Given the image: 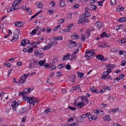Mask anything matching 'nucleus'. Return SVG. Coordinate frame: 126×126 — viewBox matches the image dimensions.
I'll return each instance as SVG.
<instances>
[{
    "label": "nucleus",
    "instance_id": "obj_32",
    "mask_svg": "<svg viewBox=\"0 0 126 126\" xmlns=\"http://www.w3.org/2000/svg\"><path fill=\"white\" fill-rule=\"evenodd\" d=\"M36 4L38 5V7L39 8H41L42 6V5L41 2H38L36 3Z\"/></svg>",
    "mask_w": 126,
    "mask_h": 126
},
{
    "label": "nucleus",
    "instance_id": "obj_53",
    "mask_svg": "<svg viewBox=\"0 0 126 126\" xmlns=\"http://www.w3.org/2000/svg\"><path fill=\"white\" fill-rule=\"evenodd\" d=\"M39 100L36 98V99H35L34 98V104L35 103H38L39 102Z\"/></svg>",
    "mask_w": 126,
    "mask_h": 126
},
{
    "label": "nucleus",
    "instance_id": "obj_5",
    "mask_svg": "<svg viewBox=\"0 0 126 126\" xmlns=\"http://www.w3.org/2000/svg\"><path fill=\"white\" fill-rule=\"evenodd\" d=\"M17 34H14L13 38L12 39L11 41L12 42H14L17 40L19 38V31H18Z\"/></svg>",
    "mask_w": 126,
    "mask_h": 126
},
{
    "label": "nucleus",
    "instance_id": "obj_7",
    "mask_svg": "<svg viewBox=\"0 0 126 126\" xmlns=\"http://www.w3.org/2000/svg\"><path fill=\"white\" fill-rule=\"evenodd\" d=\"M15 26L19 28L21 27L23 25V23L22 22H15L14 23Z\"/></svg>",
    "mask_w": 126,
    "mask_h": 126
},
{
    "label": "nucleus",
    "instance_id": "obj_42",
    "mask_svg": "<svg viewBox=\"0 0 126 126\" xmlns=\"http://www.w3.org/2000/svg\"><path fill=\"white\" fill-rule=\"evenodd\" d=\"M26 11L29 15H31V10L30 8H28V9H27Z\"/></svg>",
    "mask_w": 126,
    "mask_h": 126
},
{
    "label": "nucleus",
    "instance_id": "obj_64",
    "mask_svg": "<svg viewBox=\"0 0 126 126\" xmlns=\"http://www.w3.org/2000/svg\"><path fill=\"white\" fill-rule=\"evenodd\" d=\"M47 33H49L51 31V29L49 27H47Z\"/></svg>",
    "mask_w": 126,
    "mask_h": 126
},
{
    "label": "nucleus",
    "instance_id": "obj_15",
    "mask_svg": "<svg viewBox=\"0 0 126 126\" xmlns=\"http://www.w3.org/2000/svg\"><path fill=\"white\" fill-rule=\"evenodd\" d=\"M84 105V103L82 102L79 101L77 104V106L80 108H81Z\"/></svg>",
    "mask_w": 126,
    "mask_h": 126
},
{
    "label": "nucleus",
    "instance_id": "obj_30",
    "mask_svg": "<svg viewBox=\"0 0 126 126\" xmlns=\"http://www.w3.org/2000/svg\"><path fill=\"white\" fill-rule=\"evenodd\" d=\"M71 58L70 59V60L72 61L74 59H75V58H77V56L76 55H75V54H72L71 56Z\"/></svg>",
    "mask_w": 126,
    "mask_h": 126
},
{
    "label": "nucleus",
    "instance_id": "obj_34",
    "mask_svg": "<svg viewBox=\"0 0 126 126\" xmlns=\"http://www.w3.org/2000/svg\"><path fill=\"white\" fill-rule=\"evenodd\" d=\"M122 25L120 24L117 26L116 27V30H121L122 29Z\"/></svg>",
    "mask_w": 126,
    "mask_h": 126
},
{
    "label": "nucleus",
    "instance_id": "obj_58",
    "mask_svg": "<svg viewBox=\"0 0 126 126\" xmlns=\"http://www.w3.org/2000/svg\"><path fill=\"white\" fill-rule=\"evenodd\" d=\"M12 71V69H10L8 71V77H9L10 76V74L11 73Z\"/></svg>",
    "mask_w": 126,
    "mask_h": 126
},
{
    "label": "nucleus",
    "instance_id": "obj_52",
    "mask_svg": "<svg viewBox=\"0 0 126 126\" xmlns=\"http://www.w3.org/2000/svg\"><path fill=\"white\" fill-rule=\"evenodd\" d=\"M28 52L29 53H31L33 51V49L32 48H30L29 49H28Z\"/></svg>",
    "mask_w": 126,
    "mask_h": 126
},
{
    "label": "nucleus",
    "instance_id": "obj_43",
    "mask_svg": "<svg viewBox=\"0 0 126 126\" xmlns=\"http://www.w3.org/2000/svg\"><path fill=\"white\" fill-rule=\"evenodd\" d=\"M60 31L62 32V31L63 32H69V30L68 29H62Z\"/></svg>",
    "mask_w": 126,
    "mask_h": 126
},
{
    "label": "nucleus",
    "instance_id": "obj_26",
    "mask_svg": "<svg viewBox=\"0 0 126 126\" xmlns=\"http://www.w3.org/2000/svg\"><path fill=\"white\" fill-rule=\"evenodd\" d=\"M13 7H10L11 10V11H14V10H17L19 8V6H16L15 7L14 6H12Z\"/></svg>",
    "mask_w": 126,
    "mask_h": 126
},
{
    "label": "nucleus",
    "instance_id": "obj_57",
    "mask_svg": "<svg viewBox=\"0 0 126 126\" xmlns=\"http://www.w3.org/2000/svg\"><path fill=\"white\" fill-rule=\"evenodd\" d=\"M84 100L86 102V104H87L88 103L89 100L87 99L86 96H84Z\"/></svg>",
    "mask_w": 126,
    "mask_h": 126
},
{
    "label": "nucleus",
    "instance_id": "obj_40",
    "mask_svg": "<svg viewBox=\"0 0 126 126\" xmlns=\"http://www.w3.org/2000/svg\"><path fill=\"white\" fill-rule=\"evenodd\" d=\"M107 74V75H109V74L111 71V69H106V70L105 71Z\"/></svg>",
    "mask_w": 126,
    "mask_h": 126
},
{
    "label": "nucleus",
    "instance_id": "obj_4",
    "mask_svg": "<svg viewBox=\"0 0 126 126\" xmlns=\"http://www.w3.org/2000/svg\"><path fill=\"white\" fill-rule=\"evenodd\" d=\"M33 89L32 90L31 88H26L24 89L23 92L22 93V94H21V95L22 96H26L25 94H28L29 93H30L33 90Z\"/></svg>",
    "mask_w": 126,
    "mask_h": 126
},
{
    "label": "nucleus",
    "instance_id": "obj_35",
    "mask_svg": "<svg viewBox=\"0 0 126 126\" xmlns=\"http://www.w3.org/2000/svg\"><path fill=\"white\" fill-rule=\"evenodd\" d=\"M68 108L70 109V110H75L77 109V108L75 107L71 106H68Z\"/></svg>",
    "mask_w": 126,
    "mask_h": 126
},
{
    "label": "nucleus",
    "instance_id": "obj_20",
    "mask_svg": "<svg viewBox=\"0 0 126 126\" xmlns=\"http://www.w3.org/2000/svg\"><path fill=\"white\" fill-rule=\"evenodd\" d=\"M26 45L27 44L26 40L25 39H24L22 40L21 43V46H24Z\"/></svg>",
    "mask_w": 126,
    "mask_h": 126
},
{
    "label": "nucleus",
    "instance_id": "obj_29",
    "mask_svg": "<svg viewBox=\"0 0 126 126\" xmlns=\"http://www.w3.org/2000/svg\"><path fill=\"white\" fill-rule=\"evenodd\" d=\"M86 38L84 34H82L81 36V41H84Z\"/></svg>",
    "mask_w": 126,
    "mask_h": 126
},
{
    "label": "nucleus",
    "instance_id": "obj_24",
    "mask_svg": "<svg viewBox=\"0 0 126 126\" xmlns=\"http://www.w3.org/2000/svg\"><path fill=\"white\" fill-rule=\"evenodd\" d=\"M18 4L17 0H15L12 4V6H18L17 5Z\"/></svg>",
    "mask_w": 126,
    "mask_h": 126
},
{
    "label": "nucleus",
    "instance_id": "obj_19",
    "mask_svg": "<svg viewBox=\"0 0 126 126\" xmlns=\"http://www.w3.org/2000/svg\"><path fill=\"white\" fill-rule=\"evenodd\" d=\"M96 56L98 60H104V59L103 58H104V57L102 55H97Z\"/></svg>",
    "mask_w": 126,
    "mask_h": 126
},
{
    "label": "nucleus",
    "instance_id": "obj_10",
    "mask_svg": "<svg viewBox=\"0 0 126 126\" xmlns=\"http://www.w3.org/2000/svg\"><path fill=\"white\" fill-rule=\"evenodd\" d=\"M27 110V108L24 107H22L19 110V112L20 113L25 112Z\"/></svg>",
    "mask_w": 126,
    "mask_h": 126
},
{
    "label": "nucleus",
    "instance_id": "obj_59",
    "mask_svg": "<svg viewBox=\"0 0 126 126\" xmlns=\"http://www.w3.org/2000/svg\"><path fill=\"white\" fill-rule=\"evenodd\" d=\"M42 49H43L44 50H45L48 49V48L47 45L44 47H42Z\"/></svg>",
    "mask_w": 126,
    "mask_h": 126
},
{
    "label": "nucleus",
    "instance_id": "obj_2",
    "mask_svg": "<svg viewBox=\"0 0 126 126\" xmlns=\"http://www.w3.org/2000/svg\"><path fill=\"white\" fill-rule=\"evenodd\" d=\"M34 98L35 97H34L33 96L32 97L27 96H24L23 98L25 101L27 100V102H29L30 104H32L33 105H34Z\"/></svg>",
    "mask_w": 126,
    "mask_h": 126
},
{
    "label": "nucleus",
    "instance_id": "obj_13",
    "mask_svg": "<svg viewBox=\"0 0 126 126\" xmlns=\"http://www.w3.org/2000/svg\"><path fill=\"white\" fill-rule=\"evenodd\" d=\"M97 9V6L95 5H90V10H96Z\"/></svg>",
    "mask_w": 126,
    "mask_h": 126
},
{
    "label": "nucleus",
    "instance_id": "obj_9",
    "mask_svg": "<svg viewBox=\"0 0 126 126\" xmlns=\"http://www.w3.org/2000/svg\"><path fill=\"white\" fill-rule=\"evenodd\" d=\"M102 22L98 21L96 23L95 25L97 27V28L100 29L103 25Z\"/></svg>",
    "mask_w": 126,
    "mask_h": 126
},
{
    "label": "nucleus",
    "instance_id": "obj_17",
    "mask_svg": "<svg viewBox=\"0 0 126 126\" xmlns=\"http://www.w3.org/2000/svg\"><path fill=\"white\" fill-rule=\"evenodd\" d=\"M77 74L80 78H82L83 77L84 75V73L81 72H77Z\"/></svg>",
    "mask_w": 126,
    "mask_h": 126
},
{
    "label": "nucleus",
    "instance_id": "obj_3",
    "mask_svg": "<svg viewBox=\"0 0 126 126\" xmlns=\"http://www.w3.org/2000/svg\"><path fill=\"white\" fill-rule=\"evenodd\" d=\"M29 74H24L22 75L20 78V79L18 81V83L22 84L25 82Z\"/></svg>",
    "mask_w": 126,
    "mask_h": 126
},
{
    "label": "nucleus",
    "instance_id": "obj_28",
    "mask_svg": "<svg viewBox=\"0 0 126 126\" xmlns=\"http://www.w3.org/2000/svg\"><path fill=\"white\" fill-rule=\"evenodd\" d=\"M82 20L84 22H88L89 21V20L87 18L84 17H82Z\"/></svg>",
    "mask_w": 126,
    "mask_h": 126
},
{
    "label": "nucleus",
    "instance_id": "obj_39",
    "mask_svg": "<svg viewBox=\"0 0 126 126\" xmlns=\"http://www.w3.org/2000/svg\"><path fill=\"white\" fill-rule=\"evenodd\" d=\"M126 42V38H123L121 40V42L122 44H125Z\"/></svg>",
    "mask_w": 126,
    "mask_h": 126
},
{
    "label": "nucleus",
    "instance_id": "obj_41",
    "mask_svg": "<svg viewBox=\"0 0 126 126\" xmlns=\"http://www.w3.org/2000/svg\"><path fill=\"white\" fill-rule=\"evenodd\" d=\"M97 3H99L98 5V6H103V2L102 1H99L97 2Z\"/></svg>",
    "mask_w": 126,
    "mask_h": 126
},
{
    "label": "nucleus",
    "instance_id": "obj_37",
    "mask_svg": "<svg viewBox=\"0 0 126 126\" xmlns=\"http://www.w3.org/2000/svg\"><path fill=\"white\" fill-rule=\"evenodd\" d=\"M34 54L36 55H38L40 54L38 50H37L36 49H35L34 50Z\"/></svg>",
    "mask_w": 126,
    "mask_h": 126
},
{
    "label": "nucleus",
    "instance_id": "obj_31",
    "mask_svg": "<svg viewBox=\"0 0 126 126\" xmlns=\"http://www.w3.org/2000/svg\"><path fill=\"white\" fill-rule=\"evenodd\" d=\"M65 66V65L63 63L58 65L57 67L59 68H61L63 67H64Z\"/></svg>",
    "mask_w": 126,
    "mask_h": 126
},
{
    "label": "nucleus",
    "instance_id": "obj_45",
    "mask_svg": "<svg viewBox=\"0 0 126 126\" xmlns=\"http://www.w3.org/2000/svg\"><path fill=\"white\" fill-rule=\"evenodd\" d=\"M66 69L67 70H69L71 68V66L69 64H67L65 66Z\"/></svg>",
    "mask_w": 126,
    "mask_h": 126
},
{
    "label": "nucleus",
    "instance_id": "obj_54",
    "mask_svg": "<svg viewBox=\"0 0 126 126\" xmlns=\"http://www.w3.org/2000/svg\"><path fill=\"white\" fill-rule=\"evenodd\" d=\"M12 108V109L13 110L15 111H16L17 110V109L16 108L17 107H15V106H11Z\"/></svg>",
    "mask_w": 126,
    "mask_h": 126
},
{
    "label": "nucleus",
    "instance_id": "obj_14",
    "mask_svg": "<svg viewBox=\"0 0 126 126\" xmlns=\"http://www.w3.org/2000/svg\"><path fill=\"white\" fill-rule=\"evenodd\" d=\"M70 55V54L69 53H67L66 55H65L63 56L62 58V60L64 61L67 58H68Z\"/></svg>",
    "mask_w": 126,
    "mask_h": 126
},
{
    "label": "nucleus",
    "instance_id": "obj_6",
    "mask_svg": "<svg viewBox=\"0 0 126 126\" xmlns=\"http://www.w3.org/2000/svg\"><path fill=\"white\" fill-rule=\"evenodd\" d=\"M69 46L70 48H73L76 45V43L75 41H74L72 40H70L69 41Z\"/></svg>",
    "mask_w": 126,
    "mask_h": 126
},
{
    "label": "nucleus",
    "instance_id": "obj_18",
    "mask_svg": "<svg viewBox=\"0 0 126 126\" xmlns=\"http://www.w3.org/2000/svg\"><path fill=\"white\" fill-rule=\"evenodd\" d=\"M118 21L120 22H124L126 21V17H122L118 19Z\"/></svg>",
    "mask_w": 126,
    "mask_h": 126
},
{
    "label": "nucleus",
    "instance_id": "obj_21",
    "mask_svg": "<svg viewBox=\"0 0 126 126\" xmlns=\"http://www.w3.org/2000/svg\"><path fill=\"white\" fill-rule=\"evenodd\" d=\"M103 119L105 121H109L110 120V118L109 116H105L103 117Z\"/></svg>",
    "mask_w": 126,
    "mask_h": 126
},
{
    "label": "nucleus",
    "instance_id": "obj_63",
    "mask_svg": "<svg viewBox=\"0 0 126 126\" xmlns=\"http://www.w3.org/2000/svg\"><path fill=\"white\" fill-rule=\"evenodd\" d=\"M33 63L31 62L29 64V67L30 68H33Z\"/></svg>",
    "mask_w": 126,
    "mask_h": 126
},
{
    "label": "nucleus",
    "instance_id": "obj_44",
    "mask_svg": "<svg viewBox=\"0 0 126 126\" xmlns=\"http://www.w3.org/2000/svg\"><path fill=\"white\" fill-rule=\"evenodd\" d=\"M50 109L49 108H48L47 110H45L44 112L45 113H47L48 112H52V111H51L50 110Z\"/></svg>",
    "mask_w": 126,
    "mask_h": 126
},
{
    "label": "nucleus",
    "instance_id": "obj_1",
    "mask_svg": "<svg viewBox=\"0 0 126 126\" xmlns=\"http://www.w3.org/2000/svg\"><path fill=\"white\" fill-rule=\"evenodd\" d=\"M94 51L95 50L92 49L86 51L85 53L86 55L85 56V57L87 60L90 61L95 56V54Z\"/></svg>",
    "mask_w": 126,
    "mask_h": 126
},
{
    "label": "nucleus",
    "instance_id": "obj_56",
    "mask_svg": "<svg viewBox=\"0 0 126 126\" xmlns=\"http://www.w3.org/2000/svg\"><path fill=\"white\" fill-rule=\"evenodd\" d=\"M126 63V60L123 61L121 63L122 66H124L126 64L125 63Z\"/></svg>",
    "mask_w": 126,
    "mask_h": 126
},
{
    "label": "nucleus",
    "instance_id": "obj_46",
    "mask_svg": "<svg viewBox=\"0 0 126 126\" xmlns=\"http://www.w3.org/2000/svg\"><path fill=\"white\" fill-rule=\"evenodd\" d=\"M36 30L35 29H34L31 32V34L33 35L36 33Z\"/></svg>",
    "mask_w": 126,
    "mask_h": 126
},
{
    "label": "nucleus",
    "instance_id": "obj_8",
    "mask_svg": "<svg viewBox=\"0 0 126 126\" xmlns=\"http://www.w3.org/2000/svg\"><path fill=\"white\" fill-rule=\"evenodd\" d=\"M71 37L73 39H79V38L78 35L75 33L72 34Z\"/></svg>",
    "mask_w": 126,
    "mask_h": 126
},
{
    "label": "nucleus",
    "instance_id": "obj_23",
    "mask_svg": "<svg viewBox=\"0 0 126 126\" xmlns=\"http://www.w3.org/2000/svg\"><path fill=\"white\" fill-rule=\"evenodd\" d=\"M17 105V104L16 102V101L15 100L13 101L11 103V106L17 107L18 106Z\"/></svg>",
    "mask_w": 126,
    "mask_h": 126
},
{
    "label": "nucleus",
    "instance_id": "obj_48",
    "mask_svg": "<svg viewBox=\"0 0 126 126\" xmlns=\"http://www.w3.org/2000/svg\"><path fill=\"white\" fill-rule=\"evenodd\" d=\"M65 5V3L64 2H62L60 4V6L62 7Z\"/></svg>",
    "mask_w": 126,
    "mask_h": 126
},
{
    "label": "nucleus",
    "instance_id": "obj_27",
    "mask_svg": "<svg viewBox=\"0 0 126 126\" xmlns=\"http://www.w3.org/2000/svg\"><path fill=\"white\" fill-rule=\"evenodd\" d=\"M31 62L33 63L36 65L38 64V61L36 60H35L34 59H32L31 60Z\"/></svg>",
    "mask_w": 126,
    "mask_h": 126
},
{
    "label": "nucleus",
    "instance_id": "obj_62",
    "mask_svg": "<svg viewBox=\"0 0 126 126\" xmlns=\"http://www.w3.org/2000/svg\"><path fill=\"white\" fill-rule=\"evenodd\" d=\"M105 91V88H102V89L100 91V93H103Z\"/></svg>",
    "mask_w": 126,
    "mask_h": 126
},
{
    "label": "nucleus",
    "instance_id": "obj_22",
    "mask_svg": "<svg viewBox=\"0 0 126 126\" xmlns=\"http://www.w3.org/2000/svg\"><path fill=\"white\" fill-rule=\"evenodd\" d=\"M42 10L40 11L38 13H36L33 16H32L30 18V20H32L33 18H34L38 14L41 13L42 12Z\"/></svg>",
    "mask_w": 126,
    "mask_h": 126
},
{
    "label": "nucleus",
    "instance_id": "obj_16",
    "mask_svg": "<svg viewBox=\"0 0 126 126\" xmlns=\"http://www.w3.org/2000/svg\"><path fill=\"white\" fill-rule=\"evenodd\" d=\"M111 76L109 75H107L102 76L101 78L102 79H110L111 78Z\"/></svg>",
    "mask_w": 126,
    "mask_h": 126
},
{
    "label": "nucleus",
    "instance_id": "obj_61",
    "mask_svg": "<svg viewBox=\"0 0 126 126\" xmlns=\"http://www.w3.org/2000/svg\"><path fill=\"white\" fill-rule=\"evenodd\" d=\"M73 26L74 24L73 23L69 24L67 26V27L69 28H70L72 26Z\"/></svg>",
    "mask_w": 126,
    "mask_h": 126
},
{
    "label": "nucleus",
    "instance_id": "obj_36",
    "mask_svg": "<svg viewBox=\"0 0 126 126\" xmlns=\"http://www.w3.org/2000/svg\"><path fill=\"white\" fill-rule=\"evenodd\" d=\"M100 91L97 89H94L93 91V92L95 93H100Z\"/></svg>",
    "mask_w": 126,
    "mask_h": 126
},
{
    "label": "nucleus",
    "instance_id": "obj_47",
    "mask_svg": "<svg viewBox=\"0 0 126 126\" xmlns=\"http://www.w3.org/2000/svg\"><path fill=\"white\" fill-rule=\"evenodd\" d=\"M4 64L5 66H6L7 67H10L11 65L10 63H4Z\"/></svg>",
    "mask_w": 126,
    "mask_h": 126
},
{
    "label": "nucleus",
    "instance_id": "obj_12",
    "mask_svg": "<svg viewBox=\"0 0 126 126\" xmlns=\"http://www.w3.org/2000/svg\"><path fill=\"white\" fill-rule=\"evenodd\" d=\"M52 38L55 40H62L63 38L62 36H60L58 37H56V36H53Z\"/></svg>",
    "mask_w": 126,
    "mask_h": 126
},
{
    "label": "nucleus",
    "instance_id": "obj_33",
    "mask_svg": "<svg viewBox=\"0 0 126 126\" xmlns=\"http://www.w3.org/2000/svg\"><path fill=\"white\" fill-rule=\"evenodd\" d=\"M44 62L42 60L40 61L39 62L38 64L40 66H42L44 64Z\"/></svg>",
    "mask_w": 126,
    "mask_h": 126
},
{
    "label": "nucleus",
    "instance_id": "obj_49",
    "mask_svg": "<svg viewBox=\"0 0 126 126\" xmlns=\"http://www.w3.org/2000/svg\"><path fill=\"white\" fill-rule=\"evenodd\" d=\"M50 4L51 5L52 7H54L55 4V2L53 0H52L50 3Z\"/></svg>",
    "mask_w": 126,
    "mask_h": 126
},
{
    "label": "nucleus",
    "instance_id": "obj_55",
    "mask_svg": "<svg viewBox=\"0 0 126 126\" xmlns=\"http://www.w3.org/2000/svg\"><path fill=\"white\" fill-rule=\"evenodd\" d=\"M83 16L86 18V17H88L89 16H88V15H87L86 14H84L80 16V17H81V16L82 17Z\"/></svg>",
    "mask_w": 126,
    "mask_h": 126
},
{
    "label": "nucleus",
    "instance_id": "obj_38",
    "mask_svg": "<svg viewBox=\"0 0 126 126\" xmlns=\"http://www.w3.org/2000/svg\"><path fill=\"white\" fill-rule=\"evenodd\" d=\"M119 109L118 108L114 109H111L110 110L112 112H116Z\"/></svg>",
    "mask_w": 126,
    "mask_h": 126
},
{
    "label": "nucleus",
    "instance_id": "obj_25",
    "mask_svg": "<svg viewBox=\"0 0 126 126\" xmlns=\"http://www.w3.org/2000/svg\"><path fill=\"white\" fill-rule=\"evenodd\" d=\"M90 114H89L88 113H87L86 114H83V115H81L80 117V119H81L84 118H85L86 116H88V115H90Z\"/></svg>",
    "mask_w": 126,
    "mask_h": 126
},
{
    "label": "nucleus",
    "instance_id": "obj_11",
    "mask_svg": "<svg viewBox=\"0 0 126 126\" xmlns=\"http://www.w3.org/2000/svg\"><path fill=\"white\" fill-rule=\"evenodd\" d=\"M125 9L124 7H121V5H119L116 7V11L117 12H120L123 10Z\"/></svg>",
    "mask_w": 126,
    "mask_h": 126
},
{
    "label": "nucleus",
    "instance_id": "obj_60",
    "mask_svg": "<svg viewBox=\"0 0 126 126\" xmlns=\"http://www.w3.org/2000/svg\"><path fill=\"white\" fill-rule=\"evenodd\" d=\"M110 2L112 4H115L116 1L115 0H111Z\"/></svg>",
    "mask_w": 126,
    "mask_h": 126
},
{
    "label": "nucleus",
    "instance_id": "obj_50",
    "mask_svg": "<svg viewBox=\"0 0 126 126\" xmlns=\"http://www.w3.org/2000/svg\"><path fill=\"white\" fill-rule=\"evenodd\" d=\"M72 77L73 78L72 80H71V82L72 83H74L75 82V80H74V78H75V76L74 75H73L72 76Z\"/></svg>",
    "mask_w": 126,
    "mask_h": 126
},
{
    "label": "nucleus",
    "instance_id": "obj_51",
    "mask_svg": "<svg viewBox=\"0 0 126 126\" xmlns=\"http://www.w3.org/2000/svg\"><path fill=\"white\" fill-rule=\"evenodd\" d=\"M106 33L105 32H103L100 35V36L101 37L103 38V37H105V35L106 34Z\"/></svg>",
    "mask_w": 126,
    "mask_h": 126
}]
</instances>
